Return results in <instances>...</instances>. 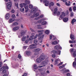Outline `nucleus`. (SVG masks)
<instances>
[{"label": "nucleus", "instance_id": "obj_1", "mask_svg": "<svg viewBox=\"0 0 76 76\" xmlns=\"http://www.w3.org/2000/svg\"><path fill=\"white\" fill-rule=\"evenodd\" d=\"M45 59V56L41 55L39 58H37L36 60L37 63H40L42 61Z\"/></svg>", "mask_w": 76, "mask_h": 76}, {"label": "nucleus", "instance_id": "obj_2", "mask_svg": "<svg viewBox=\"0 0 76 76\" xmlns=\"http://www.w3.org/2000/svg\"><path fill=\"white\" fill-rule=\"evenodd\" d=\"M29 3H30V1L27 0H25V3L20 4V6L21 8H22L23 6L25 7L26 6L27 4H29Z\"/></svg>", "mask_w": 76, "mask_h": 76}, {"label": "nucleus", "instance_id": "obj_3", "mask_svg": "<svg viewBox=\"0 0 76 76\" xmlns=\"http://www.w3.org/2000/svg\"><path fill=\"white\" fill-rule=\"evenodd\" d=\"M34 42L35 44L30 45V47H29L28 48H30V49H32L33 48H35V45H37V43L38 42V40H35L34 41Z\"/></svg>", "mask_w": 76, "mask_h": 76}, {"label": "nucleus", "instance_id": "obj_4", "mask_svg": "<svg viewBox=\"0 0 76 76\" xmlns=\"http://www.w3.org/2000/svg\"><path fill=\"white\" fill-rule=\"evenodd\" d=\"M12 2L10 1L8 2L7 4V8L8 10H10L11 9V7H12Z\"/></svg>", "mask_w": 76, "mask_h": 76}, {"label": "nucleus", "instance_id": "obj_5", "mask_svg": "<svg viewBox=\"0 0 76 76\" xmlns=\"http://www.w3.org/2000/svg\"><path fill=\"white\" fill-rule=\"evenodd\" d=\"M40 50H41V49L39 48H37L36 49L34 50V52L36 53H34V55H38V54H39V51H40Z\"/></svg>", "mask_w": 76, "mask_h": 76}, {"label": "nucleus", "instance_id": "obj_6", "mask_svg": "<svg viewBox=\"0 0 76 76\" xmlns=\"http://www.w3.org/2000/svg\"><path fill=\"white\" fill-rule=\"evenodd\" d=\"M42 33L41 32L39 34H38V37H39L41 36L40 37H39V40H43L42 39H43V38L44 37V35H42Z\"/></svg>", "mask_w": 76, "mask_h": 76}, {"label": "nucleus", "instance_id": "obj_7", "mask_svg": "<svg viewBox=\"0 0 76 76\" xmlns=\"http://www.w3.org/2000/svg\"><path fill=\"white\" fill-rule=\"evenodd\" d=\"M41 65H44V66H39V67H42L44 66H45L46 64H47V62H46V61H43L42 62L41 64Z\"/></svg>", "mask_w": 76, "mask_h": 76}, {"label": "nucleus", "instance_id": "obj_8", "mask_svg": "<svg viewBox=\"0 0 76 76\" xmlns=\"http://www.w3.org/2000/svg\"><path fill=\"white\" fill-rule=\"evenodd\" d=\"M52 53L55 54H58V55H60V53H61V51L59 50L57 52L56 50H54L52 51Z\"/></svg>", "mask_w": 76, "mask_h": 76}, {"label": "nucleus", "instance_id": "obj_9", "mask_svg": "<svg viewBox=\"0 0 76 76\" xmlns=\"http://www.w3.org/2000/svg\"><path fill=\"white\" fill-rule=\"evenodd\" d=\"M43 2L44 3H45V6H48V4H49V1H48V0H44Z\"/></svg>", "mask_w": 76, "mask_h": 76}, {"label": "nucleus", "instance_id": "obj_10", "mask_svg": "<svg viewBox=\"0 0 76 76\" xmlns=\"http://www.w3.org/2000/svg\"><path fill=\"white\" fill-rule=\"evenodd\" d=\"M54 49L55 50H58V49L61 50V49H62V48H61L60 45H56L55 46Z\"/></svg>", "mask_w": 76, "mask_h": 76}, {"label": "nucleus", "instance_id": "obj_11", "mask_svg": "<svg viewBox=\"0 0 76 76\" xmlns=\"http://www.w3.org/2000/svg\"><path fill=\"white\" fill-rule=\"evenodd\" d=\"M66 16V14H65V13L64 12H62V14L60 15V18H61V19H63L64 16Z\"/></svg>", "mask_w": 76, "mask_h": 76}, {"label": "nucleus", "instance_id": "obj_12", "mask_svg": "<svg viewBox=\"0 0 76 76\" xmlns=\"http://www.w3.org/2000/svg\"><path fill=\"white\" fill-rule=\"evenodd\" d=\"M20 28V27H19V26H15L13 28V30L14 31H17V30H18V29H19Z\"/></svg>", "mask_w": 76, "mask_h": 76}, {"label": "nucleus", "instance_id": "obj_13", "mask_svg": "<svg viewBox=\"0 0 76 76\" xmlns=\"http://www.w3.org/2000/svg\"><path fill=\"white\" fill-rule=\"evenodd\" d=\"M39 12H37L36 13H34V15H32L31 16V18H34V17H37V16H39Z\"/></svg>", "mask_w": 76, "mask_h": 76}, {"label": "nucleus", "instance_id": "obj_14", "mask_svg": "<svg viewBox=\"0 0 76 76\" xmlns=\"http://www.w3.org/2000/svg\"><path fill=\"white\" fill-rule=\"evenodd\" d=\"M9 69V67L8 66H4L3 67H1V68L0 69V71H1L3 69Z\"/></svg>", "mask_w": 76, "mask_h": 76}, {"label": "nucleus", "instance_id": "obj_15", "mask_svg": "<svg viewBox=\"0 0 76 76\" xmlns=\"http://www.w3.org/2000/svg\"><path fill=\"white\" fill-rule=\"evenodd\" d=\"M59 61H60V60L58 59L55 60V65H57V64H58L59 63Z\"/></svg>", "mask_w": 76, "mask_h": 76}, {"label": "nucleus", "instance_id": "obj_16", "mask_svg": "<svg viewBox=\"0 0 76 76\" xmlns=\"http://www.w3.org/2000/svg\"><path fill=\"white\" fill-rule=\"evenodd\" d=\"M70 38L72 40H74L75 39V36L73 34H71L70 35Z\"/></svg>", "mask_w": 76, "mask_h": 76}, {"label": "nucleus", "instance_id": "obj_17", "mask_svg": "<svg viewBox=\"0 0 76 76\" xmlns=\"http://www.w3.org/2000/svg\"><path fill=\"white\" fill-rule=\"evenodd\" d=\"M76 58L75 59V61L73 63V66L74 67H76Z\"/></svg>", "mask_w": 76, "mask_h": 76}, {"label": "nucleus", "instance_id": "obj_18", "mask_svg": "<svg viewBox=\"0 0 76 76\" xmlns=\"http://www.w3.org/2000/svg\"><path fill=\"white\" fill-rule=\"evenodd\" d=\"M15 19L10 18L9 20V23H12V22H13V21H15Z\"/></svg>", "mask_w": 76, "mask_h": 76}, {"label": "nucleus", "instance_id": "obj_19", "mask_svg": "<svg viewBox=\"0 0 76 76\" xmlns=\"http://www.w3.org/2000/svg\"><path fill=\"white\" fill-rule=\"evenodd\" d=\"M10 18V14L9 13L5 15V18H6V19H9Z\"/></svg>", "mask_w": 76, "mask_h": 76}, {"label": "nucleus", "instance_id": "obj_20", "mask_svg": "<svg viewBox=\"0 0 76 76\" xmlns=\"http://www.w3.org/2000/svg\"><path fill=\"white\" fill-rule=\"evenodd\" d=\"M69 42L70 44H73V43H76V40H73L72 41L69 40Z\"/></svg>", "mask_w": 76, "mask_h": 76}, {"label": "nucleus", "instance_id": "obj_21", "mask_svg": "<svg viewBox=\"0 0 76 76\" xmlns=\"http://www.w3.org/2000/svg\"><path fill=\"white\" fill-rule=\"evenodd\" d=\"M57 43H58L57 41H56L52 42L51 44L52 45H57Z\"/></svg>", "mask_w": 76, "mask_h": 76}, {"label": "nucleus", "instance_id": "obj_22", "mask_svg": "<svg viewBox=\"0 0 76 76\" xmlns=\"http://www.w3.org/2000/svg\"><path fill=\"white\" fill-rule=\"evenodd\" d=\"M68 18H65L63 19V20L64 22H67L68 21Z\"/></svg>", "mask_w": 76, "mask_h": 76}, {"label": "nucleus", "instance_id": "obj_23", "mask_svg": "<svg viewBox=\"0 0 76 76\" xmlns=\"http://www.w3.org/2000/svg\"><path fill=\"white\" fill-rule=\"evenodd\" d=\"M76 21V20L75 19H73L71 21V23L72 25H73L74 24V23Z\"/></svg>", "mask_w": 76, "mask_h": 76}, {"label": "nucleus", "instance_id": "obj_24", "mask_svg": "<svg viewBox=\"0 0 76 76\" xmlns=\"http://www.w3.org/2000/svg\"><path fill=\"white\" fill-rule=\"evenodd\" d=\"M25 9V12H27L28 11V6H27L26 7H24Z\"/></svg>", "mask_w": 76, "mask_h": 76}, {"label": "nucleus", "instance_id": "obj_25", "mask_svg": "<svg viewBox=\"0 0 76 76\" xmlns=\"http://www.w3.org/2000/svg\"><path fill=\"white\" fill-rule=\"evenodd\" d=\"M18 25V23L17 22H15L12 24V26H17Z\"/></svg>", "mask_w": 76, "mask_h": 76}, {"label": "nucleus", "instance_id": "obj_26", "mask_svg": "<svg viewBox=\"0 0 76 76\" xmlns=\"http://www.w3.org/2000/svg\"><path fill=\"white\" fill-rule=\"evenodd\" d=\"M58 10L57 9V8H56L54 9V14H56L58 12Z\"/></svg>", "mask_w": 76, "mask_h": 76}, {"label": "nucleus", "instance_id": "obj_27", "mask_svg": "<svg viewBox=\"0 0 76 76\" xmlns=\"http://www.w3.org/2000/svg\"><path fill=\"white\" fill-rule=\"evenodd\" d=\"M26 54L28 56H31V52L30 51H27L26 52Z\"/></svg>", "mask_w": 76, "mask_h": 76}, {"label": "nucleus", "instance_id": "obj_28", "mask_svg": "<svg viewBox=\"0 0 76 76\" xmlns=\"http://www.w3.org/2000/svg\"><path fill=\"white\" fill-rule=\"evenodd\" d=\"M34 35H32L30 37L29 39V41H31L34 39Z\"/></svg>", "mask_w": 76, "mask_h": 76}, {"label": "nucleus", "instance_id": "obj_29", "mask_svg": "<svg viewBox=\"0 0 76 76\" xmlns=\"http://www.w3.org/2000/svg\"><path fill=\"white\" fill-rule=\"evenodd\" d=\"M38 10L36 8H34L31 10L32 12H37Z\"/></svg>", "mask_w": 76, "mask_h": 76}, {"label": "nucleus", "instance_id": "obj_30", "mask_svg": "<svg viewBox=\"0 0 76 76\" xmlns=\"http://www.w3.org/2000/svg\"><path fill=\"white\" fill-rule=\"evenodd\" d=\"M43 17V15H41L38 18H35V19H36V20H38L39 19H40L41 18H42Z\"/></svg>", "mask_w": 76, "mask_h": 76}, {"label": "nucleus", "instance_id": "obj_31", "mask_svg": "<svg viewBox=\"0 0 76 76\" xmlns=\"http://www.w3.org/2000/svg\"><path fill=\"white\" fill-rule=\"evenodd\" d=\"M21 39L22 41H25L26 40V36H23Z\"/></svg>", "mask_w": 76, "mask_h": 76}, {"label": "nucleus", "instance_id": "obj_32", "mask_svg": "<svg viewBox=\"0 0 76 76\" xmlns=\"http://www.w3.org/2000/svg\"><path fill=\"white\" fill-rule=\"evenodd\" d=\"M49 32H50V30H46L45 31V34H49Z\"/></svg>", "mask_w": 76, "mask_h": 76}, {"label": "nucleus", "instance_id": "obj_33", "mask_svg": "<svg viewBox=\"0 0 76 76\" xmlns=\"http://www.w3.org/2000/svg\"><path fill=\"white\" fill-rule=\"evenodd\" d=\"M47 23L46 21H43L42 23V25H46Z\"/></svg>", "mask_w": 76, "mask_h": 76}, {"label": "nucleus", "instance_id": "obj_34", "mask_svg": "<svg viewBox=\"0 0 76 76\" xmlns=\"http://www.w3.org/2000/svg\"><path fill=\"white\" fill-rule=\"evenodd\" d=\"M33 68L34 69H38V66L37 65H34V66Z\"/></svg>", "mask_w": 76, "mask_h": 76}, {"label": "nucleus", "instance_id": "obj_35", "mask_svg": "<svg viewBox=\"0 0 76 76\" xmlns=\"http://www.w3.org/2000/svg\"><path fill=\"white\" fill-rule=\"evenodd\" d=\"M41 26V25H38V27H37V28L38 29H42V28L40 27V26Z\"/></svg>", "mask_w": 76, "mask_h": 76}, {"label": "nucleus", "instance_id": "obj_36", "mask_svg": "<svg viewBox=\"0 0 76 76\" xmlns=\"http://www.w3.org/2000/svg\"><path fill=\"white\" fill-rule=\"evenodd\" d=\"M1 70H2V73H6V69H3Z\"/></svg>", "mask_w": 76, "mask_h": 76}, {"label": "nucleus", "instance_id": "obj_37", "mask_svg": "<svg viewBox=\"0 0 76 76\" xmlns=\"http://www.w3.org/2000/svg\"><path fill=\"white\" fill-rule=\"evenodd\" d=\"M73 56H74V57H75L76 56V50H75L73 53Z\"/></svg>", "mask_w": 76, "mask_h": 76}, {"label": "nucleus", "instance_id": "obj_38", "mask_svg": "<svg viewBox=\"0 0 76 76\" xmlns=\"http://www.w3.org/2000/svg\"><path fill=\"white\" fill-rule=\"evenodd\" d=\"M25 34V32L24 31H23V32H21V37H22L24 34Z\"/></svg>", "mask_w": 76, "mask_h": 76}, {"label": "nucleus", "instance_id": "obj_39", "mask_svg": "<svg viewBox=\"0 0 76 76\" xmlns=\"http://www.w3.org/2000/svg\"><path fill=\"white\" fill-rule=\"evenodd\" d=\"M29 7L30 9H32L33 8V5L32 4H30L29 5Z\"/></svg>", "mask_w": 76, "mask_h": 76}, {"label": "nucleus", "instance_id": "obj_40", "mask_svg": "<svg viewBox=\"0 0 76 76\" xmlns=\"http://www.w3.org/2000/svg\"><path fill=\"white\" fill-rule=\"evenodd\" d=\"M70 51L72 53H73L74 52V49H73V48H72L70 49Z\"/></svg>", "mask_w": 76, "mask_h": 76}, {"label": "nucleus", "instance_id": "obj_41", "mask_svg": "<svg viewBox=\"0 0 76 76\" xmlns=\"http://www.w3.org/2000/svg\"><path fill=\"white\" fill-rule=\"evenodd\" d=\"M65 66V65L64 64L62 66H59V69H62V68H63Z\"/></svg>", "mask_w": 76, "mask_h": 76}, {"label": "nucleus", "instance_id": "obj_42", "mask_svg": "<svg viewBox=\"0 0 76 76\" xmlns=\"http://www.w3.org/2000/svg\"><path fill=\"white\" fill-rule=\"evenodd\" d=\"M12 18L14 19H15L16 18V16L15 14H13L12 15Z\"/></svg>", "mask_w": 76, "mask_h": 76}, {"label": "nucleus", "instance_id": "obj_43", "mask_svg": "<svg viewBox=\"0 0 76 76\" xmlns=\"http://www.w3.org/2000/svg\"><path fill=\"white\" fill-rule=\"evenodd\" d=\"M42 22V19L38 21V22L39 23H41Z\"/></svg>", "mask_w": 76, "mask_h": 76}, {"label": "nucleus", "instance_id": "obj_44", "mask_svg": "<svg viewBox=\"0 0 76 76\" xmlns=\"http://www.w3.org/2000/svg\"><path fill=\"white\" fill-rule=\"evenodd\" d=\"M50 6H54V3L53 2H51L50 4Z\"/></svg>", "mask_w": 76, "mask_h": 76}, {"label": "nucleus", "instance_id": "obj_45", "mask_svg": "<svg viewBox=\"0 0 76 76\" xmlns=\"http://www.w3.org/2000/svg\"><path fill=\"white\" fill-rule=\"evenodd\" d=\"M56 14L58 16L60 15V12L59 11H58V12L56 13Z\"/></svg>", "mask_w": 76, "mask_h": 76}, {"label": "nucleus", "instance_id": "obj_46", "mask_svg": "<svg viewBox=\"0 0 76 76\" xmlns=\"http://www.w3.org/2000/svg\"><path fill=\"white\" fill-rule=\"evenodd\" d=\"M18 3H17V4H16L15 3V5L16 6V7H17L18 9H19V7L18 6Z\"/></svg>", "mask_w": 76, "mask_h": 76}, {"label": "nucleus", "instance_id": "obj_47", "mask_svg": "<svg viewBox=\"0 0 76 76\" xmlns=\"http://www.w3.org/2000/svg\"><path fill=\"white\" fill-rule=\"evenodd\" d=\"M38 34H36V35L35 36V37L34 38V39H35L37 38V37H38Z\"/></svg>", "mask_w": 76, "mask_h": 76}, {"label": "nucleus", "instance_id": "obj_48", "mask_svg": "<svg viewBox=\"0 0 76 76\" xmlns=\"http://www.w3.org/2000/svg\"><path fill=\"white\" fill-rule=\"evenodd\" d=\"M2 65H3V63H2V62L1 61L0 62V67L2 66Z\"/></svg>", "mask_w": 76, "mask_h": 76}, {"label": "nucleus", "instance_id": "obj_49", "mask_svg": "<svg viewBox=\"0 0 76 76\" xmlns=\"http://www.w3.org/2000/svg\"><path fill=\"white\" fill-rule=\"evenodd\" d=\"M74 13L73 12H72L71 13V15H70V16H71V17H72V16H73V15Z\"/></svg>", "mask_w": 76, "mask_h": 76}, {"label": "nucleus", "instance_id": "obj_50", "mask_svg": "<svg viewBox=\"0 0 76 76\" xmlns=\"http://www.w3.org/2000/svg\"><path fill=\"white\" fill-rule=\"evenodd\" d=\"M65 4H66V6H70V4L67 3V2H65Z\"/></svg>", "mask_w": 76, "mask_h": 76}, {"label": "nucleus", "instance_id": "obj_51", "mask_svg": "<svg viewBox=\"0 0 76 76\" xmlns=\"http://www.w3.org/2000/svg\"><path fill=\"white\" fill-rule=\"evenodd\" d=\"M27 75H28V74L26 73H25L24 75H22V76H27Z\"/></svg>", "mask_w": 76, "mask_h": 76}, {"label": "nucleus", "instance_id": "obj_52", "mask_svg": "<svg viewBox=\"0 0 76 76\" xmlns=\"http://www.w3.org/2000/svg\"><path fill=\"white\" fill-rule=\"evenodd\" d=\"M30 30H31V31H32V32H35V31H34V30L33 29H32V28H30Z\"/></svg>", "mask_w": 76, "mask_h": 76}, {"label": "nucleus", "instance_id": "obj_53", "mask_svg": "<svg viewBox=\"0 0 76 76\" xmlns=\"http://www.w3.org/2000/svg\"><path fill=\"white\" fill-rule=\"evenodd\" d=\"M44 32V30H39L38 31V32Z\"/></svg>", "mask_w": 76, "mask_h": 76}, {"label": "nucleus", "instance_id": "obj_54", "mask_svg": "<svg viewBox=\"0 0 76 76\" xmlns=\"http://www.w3.org/2000/svg\"><path fill=\"white\" fill-rule=\"evenodd\" d=\"M18 58L20 59L21 58V56H20V54H19L18 56Z\"/></svg>", "mask_w": 76, "mask_h": 76}, {"label": "nucleus", "instance_id": "obj_55", "mask_svg": "<svg viewBox=\"0 0 76 76\" xmlns=\"http://www.w3.org/2000/svg\"><path fill=\"white\" fill-rule=\"evenodd\" d=\"M52 57H53V58H55L56 57V55L54 54H53L52 55Z\"/></svg>", "mask_w": 76, "mask_h": 76}, {"label": "nucleus", "instance_id": "obj_56", "mask_svg": "<svg viewBox=\"0 0 76 76\" xmlns=\"http://www.w3.org/2000/svg\"><path fill=\"white\" fill-rule=\"evenodd\" d=\"M28 42H29V40L28 39L26 40L25 41V42L26 43H28Z\"/></svg>", "mask_w": 76, "mask_h": 76}, {"label": "nucleus", "instance_id": "obj_57", "mask_svg": "<svg viewBox=\"0 0 76 76\" xmlns=\"http://www.w3.org/2000/svg\"><path fill=\"white\" fill-rule=\"evenodd\" d=\"M27 47H28L26 46H24L23 47V48L24 49H26V48H27Z\"/></svg>", "mask_w": 76, "mask_h": 76}, {"label": "nucleus", "instance_id": "obj_58", "mask_svg": "<svg viewBox=\"0 0 76 76\" xmlns=\"http://www.w3.org/2000/svg\"><path fill=\"white\" fill-rule=\"evenodd\" d=\"M43 40H39V43H42V42Z\"/></svg>", "mask_w": 76, "mask_h": 76}, {"label": "nucleus", "instance_id": "obj_59", "mask_svg": "<svg viewBox=\"0 0 76 76\" xmlns=\"http://www.w3.org/2000/svg\"><path fill=\"white\" fill-rule=\"evenodd\" d=\"M73 9L74 10H76V7L75 6L73 8Z\"/></svg>", "mask_w": 76, "mask_h": 76}, {"label": "nucleus", "instance_id": "obj_60", "mask_svg": "<svg viewBox=\"0 0 76 76\" xmlns=\"http://www.w3.org/2000/svg\"><path fill=\"white\" fill-rule=\"evenodd\" d=\"M63 64V62H61L60 63L58 64V65L60 66V65H61V64Z\"/></svg>", "mask_w": 76, "mask_h": 76}, {"label": "nucleus", "instance_id": "obj_61", "mask_svg": "<svg viewBox=\"0 0 76 76\" xmlns=\"http://www.w3.org/2000/svg\"><path fill=\"white\" fill-rule=\"evenodd\" d=\"M56 5L58 6L59 7H60V4L57 3L56 4Z\"/></svg>", "mask_w": 76, "mask_h": 76}, {"label": "nucleus", "instance_id": "obj_62", "mask_svg": "<svg viewBox=\"0 0 76 76\" xmlns=\"http://www.w3.org/2000/svg\"><path fill=\"white\" fill-rule=\"evenodd\" d=\"M69 10L70 12H72V8L70 7L69 9Z\"/></svg>", "mask_w": 76, "mask_h": 76}, {"label": "nucleus", "instance_id": "obj_63", "mask_svg": "<svg viewBox=\"0 0 76 76\" xmlns=\"http://www.w3.org/2000/svg\"><path fill=\"white\" fill-rule=\"evenodd\" d=\"M8 76V75H7V74H5L4 75H3V76Z\"/></svg>", "mask_w": 76, "mask_h": 76}, {"label": "nucleus", "instance_id": "obj_64", "mask_svg": "<svg viewBox=\"0 0 76 76\" xmlns=\"http://www.w3.org/2000/svg\"><path fill=\"white\" fill-rule=\"evenodd\" d=\"M70 74L69 73H67L66 74V76H70Z\"/></svg>", "mask_w": 76, "mask_h": 76}]
</instances>
